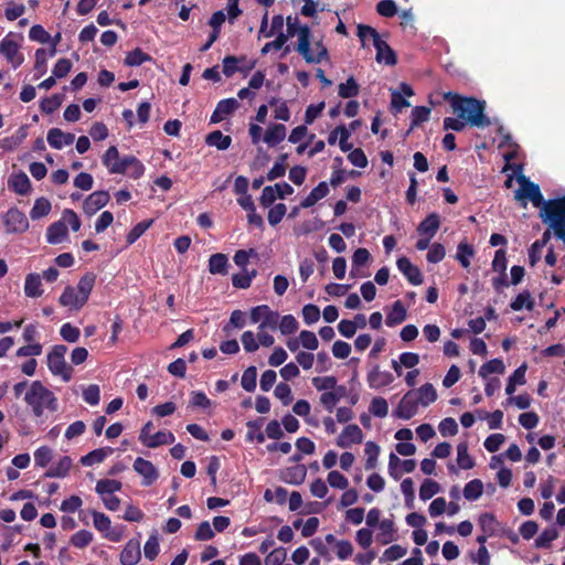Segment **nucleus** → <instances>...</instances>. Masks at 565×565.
Returning a JSON list of instances; mask_svg holds the SVG:
<instances>
[{"instance_id": "f257e3e1", "label": "nucleus", "mask_w": 565, "mask_h": 565, "mask_svg": "<svg viewBox=\"0 0 565 565\" xmlns=\"http://www.w3.org/2000/svg\"><path fill=\"white\" fill-rule=\"evenodd\" d=\"M459 119L465 120L471 127L484 128L491 125L490 118L486 115V102L476 97L462 96L458 93L447 92L444 94Z\"/></svg>"}, {"instance_id": "f03ea898", "label": "nucleus", "mask_w": 565, "mask_h": 565, "mask_svg": "<svg viewBox=\"0 0 565 565\" xmlns=\"http://www.w3.org/2000/svg\"><path fill=\"white\" fill-rule=\"evenodd\" d=\"M25 403L31 407L35 417H41L44 409L56 412L58 404L54 393L43 385L41 381H33L25 393Z\"/></svg>"}, {"instance_id": "7ed1b4c3", "label": "nucleus", "mask_w": 565, "mask_h": 565, "mask_svg": "<svg viewBox=\"0 0 565 565\" xmlns=\"http://www.w3.org/2000/svg\"><path fill=\"white\" fill-rule=\"evenodd\" d=\"M540 216L553 230L554 235L565 243V194L548 200L541 209Z\"/></svg>"}, {"instance_id": "20e7f679", "label": "nucleus", "mask_w": 565, "mask_h": 565, "mask_svg": "<svg viewBox=\"0 0 565 565\" xmlns=\"http://www.w3.org/2000/svg\"><path fill=\"white\" fill-rule=\"evenodd\" d=\"M358 38L363 47L366 46V39L370 36L373 40V45L376 50L375 60L379 63L394 66L397 64V57L394 50L387 44L386 41L381 39L380 33L372 26L366 24H358Z\"/></svg>"}, {"instance_id": "39448f33", "label": "nucleus", "mask_w": 565, "mask_h": 565, "mask_svg": "<svg viewBox=\"0 0 565 565\" xmlns=\"http://www.w3.org/2000/svg\"><path fill=\"white\" fill-rule=\"evenodd\" d=\"M310 45L311 30L307 24H303L300 31V41H298L295 46V51H297L308 64H319L329 58L328 49L321 41H318L315 44L316 53L312 52Z\"/></svg>"}, {"instance_id": "423d86ee", "label": "nucleus", "mask_w": 565, "mask_h": 565, "mask_svg": "<svg viewBox=\"0 0 565 565\" xmlns=\"http://www.w3.org/2000/svg\"><path fill=\"white\" fill-rule=\"evenodd\" d=\"M67 347L64 344H55L47 353V367L50 372L60 376L64 382H70L73 377V369L65 361Z\"/></svg>"}, {"instance_id": "0eeeda50", "label": "nucleus", "mask_w": 565, "mask_h": 565, "mask_svg": "<svg viewBox=\"0 0 565 565\" xmlns=\"http://www.w3.org/2000/svg\"><path fill=\"white\" fill-rule=\"evenodd\" d=\"M516 181L520 184V189L515 191L514 199L518 201L530 200L534 206L537 207L542 205L543 209L547 201H544L539 184L530 181L529 178L522 173L516 177Z\"/></svg>"}, {"instance_id": "6e6552de", "label": "nucleus", "mask_w": 565, "mask_h": 565, "mask_svg": "<svg viewBox=\"0 0 565 565\" xmlns=\"http://www.w3.org/2000/svg\"><path fill=\"white\" fill-rule=\"evenodd\" d=\"M7 234H22L29 230V220L18 207H10L2 216Z\"/></svg>"}, {"instance_id": "1a4fd4ad", "label": "nucleus", "mask_w": 565, "mask_h": 565, "mask_svg": "<svg viewBox=\"0 0 565 565\" xmlns=\"http://www.w3.org/2000/svg\"><path fill=\"white\" fill-rule=\"evenodd\" d=\"M417 395L414 391L407 392L399 401L397 407L394 411V416L404 420H408L414 417L418 409Z\"/></svg>"}, {"instance_id": "9d476101", "label": "nucleus", "mask_w": 565, "mask_h": 565, "mask_svg": "<svg viewBox=\"0 0 565 565\" xmlns=\"http://www.w3.org/2000/svg\"><path fill=\"white\" fill-rule=\"evenodd\" d=\"M0 54L7 58L13 68L19 67L24 61L23 55L19 52V44L9 36L0 41Z\"/></svg>"}, {"instance_id": "9b49d317", "label": "nucleus", "mask_w": 565, "mask_h": 565, "mask_svg": "<svg viewBox=\"0 0 565 565\" xmlns=\"http://www.w3.org/2000/svg\"><path fill=\"white\" fill-rule=\"evenodd\" d=\"M109 200L110 196L107 191H95L84 200L83 211L86 215L92 216L106 206Z\"/></svg>"}, {"instance_id": "f8f14e48", "label": "nucleus", "mask_w": 565, "mask_h": 565, "mask_svg": "<svg viewBox=\"0 0 565 565\" xmlns=\"http://www.w3.org/2000/svg\"><path fill=\"white\" fill-rule=\"evenodd\" d=\"M134 470L142 476V486L146 487L151 486L159 478V472L154 465L141 457L136 458L134 461Z\"/></svg>"}, {"instance_id": "ddd939ff", "label": "nucleus", "mask_w": 565, "mask_h": 565, "mask_svg": "<svg viewBox=\"0 0 565 565\" xmlns=\"http://www.w3.org/2000/svg\"><path fill=\"white\" fill-rule=\"evenodd\" d=\"M87 299H85L73 286H66L58 298V302L63 307H68L70 309L79 310L86 303Z\"/></svg>"}, {"instance_id": "4468645a", "label": "nucleus", "mask_w": 565, "mask_h": 565, "mask_svg": "<svg viewBox=\"0 0 565 565\" xmlns=\"http://www.w3.org/2000/svg\"><path fill=\"white\" fill-rule=\"evenodd\" d=\"M363 441V433L356 424L345 426L337 439V445L340 448H349L353 444H361Z\"/></svg>"}, {"instance_id": "2eb2a0df", "label": "nucleus", "mask_w": 565, "mask_h": 565, "mask_svg": "<svg viewBox=\"0 0 565 565\" xmlns=\"http://www.w3.org/2000/svg\"><path fill=\"white\" fill-rule=\"evenodd\" d=\"M396 266L398 270L405 276L409 284L414 286H418L423 284V275L419 268L412 264V262L406 257L402 256L396 260Z\"/></svg>"}, {"instance_id": "dca6fc26", "label": "nucleus", "mask_w": 565, "mask_h": 565, "mask_svg": "<svg viewBox=\"0 0 565 565\" xmlns=\"http://www.w3.org/2000/svg\"><path fill=\"white\" fill-rule=\"evenodd\" d=\"M394 380L395 377L391 372L381 371L379 365H374L366 376L369 386L374 390L388 386L394 382Z\"/></svg>"}, {"instance_id": "f3484780", "label": "nucleus", "mask_w": 565, "mask_h": 565, "mask_svg": "<svg viewBox=\"0 0 565 565\" xmlns=\"http://www.w3.org/2000/svg\"><path fill=\"white\" fill-rule=\"evenodd\" d=\"M239 107L235 98H225L217 103L211 115L210 122L217 124L225 119L226 116L233 114Z\"/></svg>"}, {"instance_id": "a211bd4d", "label": "nucleus", "mask_w": 565, "mask_h": 565, "mask_svg": "<svg viewBox=\"0 0 565 565\" xmlns=\"http://www.w3.org/2000/svg\"><path fill=\"white\" fill-rule=\"evenodd\" d=\"M397 466H401L403 472L411 473L416 468V461L414 459L401 460L392 452L388 458V473L394 480H398L401 478V472L396 470Z\"/></svg>"}, {"instance_id": "6ab92c4d", "label": "nucleus", "mask_w": 565, "mask_h": 565, "mask_svg": "<svg viewBox=\"0 0 565 565\" xmlns=\"http://www.w3.org/2000/svg\"><path fill=\"white\" fill-rule=\"evenodd\" d=\"M141 557L140 543L137 540H129L120 553L121 565H136Z\"/></svg>"}, {"instance_id": "aec40b11", "label": "nucleus", "mask_w": 565, "mask_h": 565, "mask_svg": "<svg viewBox=\"0 0 565 565\" xmlns=\"http://www.w3.org/2000/svg\"><path fill=\"white\" fill-rule=\"evenodd\" d=\"M75 136L71 132H64L60 128H51L47 132V142L54 149H62L74 142Z\"/></svg>"}, {"instance_id": "412c9836", "label": "nucleus", "mask_w": 565, "mask_h": 565, "mask_svg": "<svg viewBox=\"0 0 565 565\" xmlns=\"http://www.w3.org/2000/svg\"><path fill=\"white\" fill-rule=\"evenodd\" d=\"M8 186L17 194L26 195L31 191V181L23 171H19L10 175Z\"/></svg>"}, {"instance_id": "4be33fe9", "label": "nucleus", "mask_w": 565, "mask_h": 565, "mask_svg": "<svg viewBox=\"0 0 565 565\" xmlns=\"http://www.w3.org/2000/svg\"><path fill=\"white\" fill-rule=\"evenodd\" d=\"M440 227V216L433 212L428 214L417 226L420 236L434 237Z\"/></svg>"}, {"instance_id": "5701e85b", "label": "nucleus", "mask_w": 565, "mask_h": 565, "mask_svg": "<svg viewBox=\"0 0 565 565\" xmlns=\"http://www.w3.org/2000/svg\"><path fill=\"white\" fill-rule=\"evenodd\" d=\"M68 234L67 225L62 221L52 223L46 230V241L50 244L62 243Z\"/></svg>"}, {"instance_id": "b1692460", "label": "nucleus", "mask_w": 565, "mask_h": 565, "mask_svg": "<svg viewBox=\"0 0 565 565\" xmlns=\"http://www.w3.org/2000/svg\"><path fill=\"white\" fill-rule=\"evenodd\" d=\"M329 194V186L326 181L320 182L311 192L300 202L301 209H309L318 201L322 200Z\"/></svg>"}, {"instance_id": "393cba45", "label": "nucleus", "mask_w": 565, "mask_h": 565, "mask_svg": "<svg viewBox=\"0 0 565 565\" xmlns=\"http://www.w3.org/2000/svg\"><path fill=\"white\" fill-rule=\"evenodd\" d=\"M228 266V258L223 253L213 254L209 258V271L212 275H227Z\"/></svg>"}, {"instance_id": "a878e982", "label": "nucleus", "mask_w": 565, "mask_h": 565, "mask_svg": "<svg viewBox=\"0 0 565 565\" xmlns=\"http://www.w3.org/2000/svg\"><path fill=\"white\" fill-rule=\"evenodd\" d=\"M307 476V468L305 465H295L291 467H287L282 471V479L291 484H301Z\"/></svg>"}, {"instance_id": "bb28decb", "label": "nucleus", "mask_w": 565, "mask_h": 565, "mask_svg": "<svg viewBox=\"0 0 565 565\" xmlns=\"http://www.w3.org/2000/svg\"><path fill=\"white\" fill-rule=\"evenodd\" d=\"M113 452L111 447L97 448L83 456L79 461L83 466L89 467L103 462Z\"/></svg>"}, {"instance_id": "cd10ccee", "label": "nucleus", "mask_w": 565, "mask_h": 565, "mask_svg": "<svg viewBox=\"0 0 565 565\" xmlns=\"http://www.w3.org/2000/svg\"><path fill=\"white\" fill-rule=\"evenodd\" d=\"M24 294L30 298H38L43 295L41 276L35 273L28 274L24 282Z\"/></svg>"}, {"instance_id": "c85d7f7f", "label": "nucleus", "mask_w": 565, "mask_h": 565, "mask_svg": "<svg viewBox=\"0 0 565 565\" xmlns=\"http://www.w3.org/2000/svg\"><path fill=\"white\" fill-rule=\"evenodd\" d=\"M286 127L282 124H275L267 128L264 141L269 147H275L286 138Z\"/></svg>"}, {"instance_id": "c756f323", "label": "nucleus", "mask_w": 565, "mask_h": 565, "mask_svg": "<svg viewBox=\"0 0 565 565\" xmlns=\"http://www.w3.org/2000/svg\"><path fill=\"white\" fill-rule=\"evenodd\" d=\"M72 467V459L68 456L62 457L58 462L51 466L44 477L46 478H64L68 475V471Z\"/></svg>"}, {"instance_id": "7c9ffc66", "label": "nucleus", "mask_w": 565, "mask_h": 565, "mask_svg": "<svg viewBox=\"0 0 565 565\" xmlns=\"http://www.w3.org/2000/svg\"><path fill=\"white\" fill-rule=\"evenodd\" d=\"M550 239H551V232H550V230H546L543 233L541 239L535 241L531 245V247L529 249V260H530L531 266H534L541 259L542 249L546 246V244L548 243Z\"/></svg>"}, {"instance_id": "2f4dec72", "label": "nucleus", "mask_w": 565, "mask_h": 565, "mask_svg": "<svg viewBox=\"0 0 565 565\" xmlns=\"http://www.w3.org/2000/svg\"><path fill=\"white\" fill-rule=\"evenodd\" d=\"M205 143L210 147H215L218 150H226L232 143V137L223 135L220 130H214L206 135Z\"/></svg>"}, {"instance_id": "473e14b6", "label": "nucleus", "mask_w": 565, "mask_h": 565, "mask_svg": "<svg viewBox=\"0 0 565 565\" xmlns=\"http://www.w3.org/2000/svg\"><path fill=\"white\" fill-rule=\"evenodd\" d=\"M406 319V309L401 300H396L386 316L385 323L388 327L401 324Z\"/></svg>"}, {"instance_id": "72a5a7b5", "label": "nucleus", "mask_w": 565, "mask_h": 565, "mask_svg": "<svg viewBox=\"0 0 565 565\" xmlns=\"http://www.w3.org/2000/svg\"><path fill=\"white\" fill-rule=\"evenodd\" d=\"M122 483L115 479H102L96 483V492L103 497L114 495L115 492L120 491Z\"/></svg>"}, {"instance_id": "f704fd0d", "label": "nucleus", "mask_w": 565, "mask_h": 565, "mask_svg": "<svg viewBox=\"0 0 565 565\" xmlns=\"http://www.w3.org/2000/svg\"><path fill=\"white\" fill-rule=\"evenodd\" d=\"M377 526H379V530H380V533L377 535V541L381 544L385 545V544H388L392 541H394V539H395V536H394L395 527H394L393 520H391V519H383L379 523Z\"/></svg>"}, {"instance_id": "c9c22d12", "label": "nucleus", "mask_w": 565, "mask_h": 565, "mask_svg": "<svg viewBox=\"0 0 565 565\" xmlns=\"http://www.w3.org/2000/svg\"><path fill=\"white\" fill-rule=\"evenodd\" d=\"M457 463L459 468L463 470H469L475 467V460L469 455L467 441H461L457 445Z\"/></svg>"}, {"instance_id": "e433bc0d", "label": "nucleus", "mask_w": 565, "mask_h": 565, "mask_svg": "<svg viewBox=\"0 0 565 565\" xmlns=\"http://www.w3.org/2000/svg\"><path fill=\"white\" fill-rule=\"evenodd\" d=\"M534 299L531 296L529 290H523L520 292L510 303V308L513 311H520L522 309L533 310L534 308Z\"/></svg>"}, {"instance_id": "4c0bfd02", "label": "nucleus", "mask_w": 565, "mask_h": 565, "mask_svg": "<svg viewBox=\"0 0 565 565\" xmlns=\"http://www.w3.org/2000/svg\"><path fill=\"white\" fill-rule=\"evenodd\" d=\"M415 393L417 395L418 403L424 407L430 405L437 399V392L430 383L422 385Z\"/></svg>"}, {"instance_id": "58836bf2", "label": "nucleus", "mask_w": 565, "mask_h": 565, "mask_svg": "<svg viewBox=\"0 0 565 565\" xmlns=\"http://www.w3.org/2000/svg\"><path fill=\"white\" fill-rule=\"evenodd\" d=\"M95 282L96 275L93 271H87L81 277L75 288L85 299L88 300Z\"/></svg>"}, {"instance_id": "ea45409f", "label": "nucleus", "mask_w": 565, "mask_h": 565, "mask_svg": "<svg viewBox=\"0 0 565 565\" xmlns=\"http://www.w3.org/2000/svg\"><path fill=\"white\" fill-rule=\"evenodd\" d=\"M504 371L505 366L503 361L500 359H492L482 364L478 373L482 379H488L490 374H503Z\"/></svg>"}, {"instance_id": "a19ab883", "label": "nucleus", "mask_w": 565, "mask_h": 565, "mask_svg": "<svg viewBox=\"0 0 565 565\" xmlns=\"http://www.w3.org/2000/svg\"><path fill=\"white\" fill-rule=\"evenodd\" d=\"M525 372L526 364L524 363L512 373L505 386V393L508 395H512L515 392L516 384L523 385L525 383Z\"/></svg>"}, {"instance_id": "79ce46f5", "label": "nucleus", "mask_w": 565, "mask_h": 565, "mask_svg": "<svg viewBox=\"0 0 565 565\" xmlns=\"http://www.w3.org/2000/svg\"><path fill=\"white\" fill-rule=\"evenodd\" d=\"M360 93V86L353 76H350L345 83H341L338 87V94L341 98H353Z\"/></svg>"}, {"instance_id": "37998d69", "label": "nucleus", "mask_w": 565, "mask_h": 565, "mask_svg": "<svg viewBox=\"0 0 565 565\" xmlns=\"http://www.w3.org/2000/svg\"><path fill=\"white\" fill-rule=\"evenodd\" d=\"M483 493V483L480 479H473L466 483L463 497L469 501L478 500Z\"/></svg>"}, {"instance_id": "c03bdc74", "label": "nucleus", "mask_w": 565, "mask_h": 565, "mask_svg": "<svg viewBox=\"0 0 565 565\" xmlns=\"http://www.w3.org/2000/svg\"><path fill=\"white\" fill-rule=\"evenodd\" d=\"M51 202L45 198H39L35 200L33 207L30 211V217L32 220H39L46 216L51 212Z\"/></svg>"}, {"instance_id": "a18cd8bd", "label": "nucleus", "mask_w": 565, "mask_h": 565, "mask_svg": "<svg viewBox=\"0 0 565 565\" xmlns=\"http://www.w3.org/2000/svg\"><path fill=\"white\" fill-rule=\"evenodd\" d=\"M475 255L472 245L461 242L457 247L456 259L460 263L463 268L470 266V258Z\"/></svg>"}, {"instance_id": "49530a36", "label": "nucleus", "mask_w": 565, "mask_h": 565, "mask_svg": "<svg viewBox=\"0 0 565 565\" xmlns=\"http://www.w3.org/2000/svg\"><path fill=\"white\" fill-rule=\"evenodd\" d=\"M370 259L371 254L366 248L360 247L355 249L352 256L351 276H356L358 273H355V270H358L359 267L365 266L370 262Z\"/></svg>"}, {"instance_id": "de8ad7c7", "label": "nucleus", "mask_w": 565, "mask_h": 565, "mask_svg": "<svg viewBox=\"0 0 565 565\" xmlns=\"http://www.w3.org/2000/svg\"><path fill=\"white\" fill-rule=\"evenodd\" d=\"M63 103L62 94H53L51 97H45L40 103L41 111L44 114H53L56 111Z\"/></svg>"}, {"instance_id": "09e8293b", "label": "nucleus", "mask_w": 565, "mask_h": 565, "mask_svg": "<svg viewBox=\"0 0 565 565\" xmlns=\"http://www.w3.org/2000/svg\"><path fill=\"white\" fill-rule=\"evenodd\" d=\"M148 61H151V56L145 53L141 49L136 47L127 53L124 62L127 66H140Z\"/></svg>"}, {"instance_id": "8fccbe9b", "label": "nucleus", "mask_w": 565, "mask_h": 565, "mask_svg": "<svg viewBox=\"0 0 565 565\" xmlns=\"http://www.w3.org/2000/svg\"><path fill=\"white\" fill-rule=\"evenodd\" d=\"M440 491V486L433 479H425L419 488V498L423 501L431 499Z\"/></svg>"}, {"instance_id": "3c124183", "label": "nucleus", "mask_w": 565, "mask_h": 565, "mask_svg": "<svg viewBox=\"0 0 565 565\" xmlns=\"http://www.w3.org/2000/svg\"><path fill=\"white\" fill-rule=\"evenodd\" d=\"M175 440L171 431L159 430L152 435L151 440L148 443V448H157L162 445H171Z\"/></svg>"}, {"instance_id": "603ef678", "label": "nucleus", "mask_w": 565, "mask_h": 565, "mask_svg": "<svg viewBox=\"0 0 565 565\" xmlns=\"http://www.w3.org/2000/svg\"><path fill=\"white\" fill-rule=\"evenodd\" d=\"M152 222V220H145L136 224L126 236L127 245H132L139 237H141L151 226Z\"/></svg>"}, {"instance_id": "864d4df0", "label": "nucleus", "mask_w": 565, "mask_h": 565, "mask_svg": "<svg viewBox=\"0 0 565 565\" xmlns=\"http://www.w3.org/2000/svg\"><path fill=\"white\" fill-rule=\"evenodd\" d=\"M558 537V531L554 527L545 529L535 540L537 548H550L551 543Z\"/></svg>"}, {"instance_id": "5fc2aeb1", "label": "nucleus", "mask_w": 565, "mask_h": 565, "mask_svg": "<svg viewBox=\"0 0 565 565\" xmlns=\"http://www.w3.org/2000/svg\"><path fill=\"white\" fill-rule=\"evenodd\" d=\"M257 369L256 366H248L242 375V387L247 392H254L256 388Z\"/></svg>"}, {"instance_id": "6e6d98bb", "label": "nucleus", "mask_w": 565, "mask_h": 565, "mask_svg": "<svg viewBox=\"0 0 565 565\" xmlns=\"http://www.w3.org/2000/svg\"><path fill=\"white\" fill-rule=\"evenodd\" d=\"M479 525L483 533L492 536L495 533L498 522L492 513H482L479 516Z\"/></svg>"}, {"instance_id": "4d7b16f0", "label": "nucleus", "mask_w": 565, "mask_h": 565, "mask_svg": "<svg viewBox=\"0 0 565 565\" xmlns=\"http://www.w3.org/2000/svg\"><path fill=\"white\" fill-rule=\"evenodd\" d=\"M369 411L375 417L383 418L388 414V404L386 399L383 397H374L371 401Z\"/></svg>"}, {"instance_id": "13d9d810", "label": "nucleus", "mask_w": 565, "mask_h": 565, "mask_svg": "<svg viewBox=\"0 0 565 565\" xmlns=\"http://www.w3.org/2000/svg\"><path fill=\"white\" fill-rule=\"evenodd\" d=\"M299 328L297 319L292 315L282 316L279 321V330L281 334L289 335L295 333Z\"/></svg>"}, {"instance_id": "bf43d9fd", "label": "nucleus", "mask_w": 565, "mask_h": 565, "mask_svg": "<svg viewBox=\"0 0 565 565\" xmlns=\"http://www.w3.org/2000/svg\"><path fill=\"white\" fill-rule=\"evenodd\" d=\"M93 541V533L87 530H81L71 536V544L77 548L88 546Z\"/></svg>"}, {"instance_id": "052dcab7", "label": "nucleus", "mask_w": 565, "mask_h": 565, "mask_svg": "<svg viewBox=\"0 0 565 565\" xmlns=\"http://www.w3.org/2000/svg\"><path fill=\"white\" fill-rule=\"evenodd\" d=\"M286 212H287V207L284 203H277V204L273 205L268 211V215H267L268 223L271 226H276L277 224H279L281 222V220L286 215Z\"/></svg>"}, {"instance_id": "680f3d73", "label": "nucleus", "mask_w": 565, "mask_h": 565, "mask_svg": "<svg viewBox=\"0 0 565 565\" xmlns=\"http://www.w3.org/2000/svg\"><path fill=\"white\" fill-rule=\"evenodd\" d=\"M446 255L445 246L440 243H434L430 245L428 253L426 255V259L428 263L438 264L440 263Z\"/></svg>"}, {"instance_id": "e2e57ef3", "label": "nucleus", "mask_w": 565, "mask_h": 565, "mask_svg": "<svg viewBox=\"0 0 565 565\" xmlns=\"http://www.w3.org/2000/svg\"><path fill=\"white\" fill-rule=\"evenodd\" d=\"M60 334L65 341L75 343L79 339L81 330L77 327L72 326L70 322H66L62 324Z\"/></svg>"}, {"instance_id": "0e129e2a", "label": "nucleus", "mask_w": 565, "mask_h": 565, "mask_svg": "<svg viewBox=\"0 0 565 565\" xmlns=\"http://www.w3.org/2000/svg\"><path fill=\"white\" fill-rule=\"evenodd\" d=\"M430 108L416 106L412 110V128L422 125L429 119Z\"/></svg>"}, {"instance_id": "69168bd1", "label": "nucleus", "mask_w": 565, "mask_h": 565, "mask_svg": "<svg viewBox=\"0 0 565 565\" xmlns=\"http://www.w3.org/2000/svg\"><path fill=\"white\" fill-rule=\"evenodd\" d=\"M52 460V449L47 446H41L34 451V461L39 467H46Z\"/></svg>"}, {"instance_id": "338daca9", "label": "nucleus", "mask_w": 565, "mask_h": 565, "mask_svg": "<svg viewBox=\"0 0 565 565\" xmlns=\"http://www.w3.org/2000/svg\"><path fill=\"white\" fill-rule=\"evenodd\" d=\"M376 12L384 18H392L398 12V10L393 0H381L376 4Z\"/></svg>"}, {"instance_id": "774afa93", "label": "nucleus", "mask_w": 565, "mask_h": 565, "mask_svg": "<svg viewBox=\"0 0 565 565\" xmlns=\"http://www.w3.org/2000/svg\"><path fill=\"white\" fill-rule=\"evenodd\" d=\"M287 557V552L284 547H278L271 551L265 557V565H282Z\"/></svg>"}]
</instances>
